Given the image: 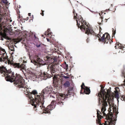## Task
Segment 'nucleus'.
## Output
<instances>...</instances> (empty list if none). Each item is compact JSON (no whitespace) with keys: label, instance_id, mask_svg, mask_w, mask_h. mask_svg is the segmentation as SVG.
<instances>
[{"label":"nucleus","instance_id":"obj_34","mask_svg":"<svg viewBox=\"0 0 125 125\" xmlns=\"http://www.w3.org/2000/svg\"><path fill=\"white\" fill-rule=\"evenodd\" d=\"M113 34H112V35L114 36L115 34L116 33V30H113Z\"/></svg>","mask_w":125,"mask_h":125},{"label":"nucleus","instance_id":"obj_33","mask_svg":"<svg viewBox=\"0 0 125 125\" xmlns=\"http://www.w3.org/2000/svg\"><path fill=\"white\" fill-rule=\"evenodd\" d=\"M101 30H102L101 28L100 27L99 29V33L98 34V35H99V36L100 37H101Z\"/></svg>","mask_w":125,"mask_h":125},{"label":"nucleus","instance_id":"obj_24","mask_svg":"<svg viewBox=\"0 0 125 125\" xmlns=\"http://www.w3.org/2000/svg\"><path fill=\"white\" fill-rule=\"evenodd\" d=\"M81 91L80 93H81L82 92V91L83 90V89H84V88H85V87H87L86 86L84 85V83H83L82 85L81 86Z\"/></svg>","mask_w":125,"mask_h":125},{"label":"nucleus","instance_id":"obj_11","mask_svg":"<svg viewBox=\"0 0 125 125\" xmlns=\"http://www.w3.org/2000/svg\"><path fill=\"white\" fill-rule=\"evenodd\" d=\"M87 28L85 31V33L87 34L88 35H89V34L92 35L94 36V39H96L98 37L99 39L100 38L99 36L96 34L95 33L94 31L91 29V28L90 27H88V25H87Z\"/></svg>","mask_w":125,"mask_h":125},{"label":"nucleus","instance_id":"obj_40","mask_svg":"<svg viewBox=\"0 0 125 125\" xmlns=\"http://www.w3.org/2000/svg\"><path fill=\"white\" fill-rule=\"evenodd\" d=\"M89 41V38H87L86 40V42L87 43H88Z\"/></svg>","mask_w":125,"mask_h":125},{"label":"nucleus","instance_id":"obj_36","mask_svg":"<svg viewBox=\"0 0 125 125\" xmlns=\"http://www.w3.org/2000/svg\"><path fill=\"white\" fill-rule=\"evenodd\" d=\"M42 12L41 13V14L43 16H44V14L43 12L44 11H43L42 10Z\"/></svg>","mask_w":125,"mask_h":125},{"label":"nucleus","instance_id":"obj_38","mask_svg":"<svg viewBox=\"0 0 125 125\" xmlns=\"http://www.w3.org/2000/svg\"><path fill=\"white\" fill-rule=\"evenodd\" d=\"M65 69H68V65H67L66 64H65Z\"/></svg>","mask_w":125,"mask_h":125},{"label":"nucleus","instance_id":"obj_48","mask_svg":"<svg viewBox=\"0 0 125 125\" xmlns=\"http://www.w3.org/2000/svg\"><path fill=\"white\" fill-rule=\"evenodd\" d=\"M28 15L29 16H30L31 15V13H29L28 14Z\"/></svg>","mask_w":125,"mask_h":125},{"label":"nucleus","instance_id":"obj_43","mask_svg":"<svg viewBox=\"0 0 125 125\" xmlns=\"http://www.w3.org/2000/svg\"><path fill=\"white\" fill-rule=\"evenodd\" d=\"M50 97H52L53 98H55L54 97V96H53V95H52L51 94L50 95Z\"/></svg>","mask_w":125,"mask_h":125},{"label":"nucleus","instance_id":"obj_21","mask_svg":"<svg viewBox=\"0 0 125 125\" xmlns=\"http://www.w3.org/2000/svg\"><path fill=\"white\" fill-rule=\"evenodd\" d=\"M0 35L7 40H10V39L7 36L6 33H5V32H4L3 33L1 34H0Z\"/></svg>","mask_w":125,"mask_h":125},{"label":"nucleus","instance_id":"obj_45","mask_svg":"<svg viewBox=\"0 0 125 125\" xmlns=\"http://www.w3.org/2000/svg\"><path fill=\"white\" fill-rule=\"evenodd\" d=\"M19 39H20V40H19V41H23L22 40V38H21L20 39L19 38Z\"/></svg>","mask_w":125,"mask_h":125},{"label":"nucleus","instance_id":"obj_46","mask_svg":"<svg viewBox=\"0 0 125 125\" xmlns=\"http://www.w3.org/2000/svg\"><path fill=\"white\" fill-rule=\"evenodd\" d=\"M2 27L1 25H0V29L1 30H2Z\"/></svg>","mask_w":125,"mask_h":125},{"label":"nucleus","instance_id":"obj_7","mask_svg":"<svg viewBox=\"0 0 125 125\" xmlns=\"http://www.w3.org/2000/svg\"><path fill=\"white\" fill-rule=\"evenodd\" d=\"M100 37L101 38L99 39L98 40L104 43H108L109 42L110 44L111 42H113L112 40L110 39V36L109 34L107 33H105L103 35L102 37L101 36Z\"/></svg>","mask_w":125,"mask_h":125},{"label":"nucleus","instance_id":"obj_28","mask_svg":"<svg viewBox=\"0 0 125 125\" xmlns=\"http://www.w3.org/2000/svg\"><path fill=\"white\" fill-rule=\"evenodd\" d=\"M124 47L122 45V44H121L119 43L118 48L120 49V48H123Z\"/></svg>","mask_w":125,"mask_h":125},{"label":"nucleus","instance_id":"obj_23","mask_svg":"<svg viewBox=\"0 0 125 125\" xmlns=\"http://www.w3.org/2000/svg\"><path fill=\"white\" fill-rule=\"evenodd\" d=\"M70 85L69 82L68 81H66L64 84V85L65 87H69Z\"/></svg>","mask_w":125,"mask_h":125},{"label":"nucleus","instance_id":"obj_35","mask_svg":"<svg viewBox=\"0 0 125 125\" xmlns=\"http://www.w3.org/2000/svg\"><path fill=\"white\" fill-rule=\"evenodd\" d=\"M62 77H63L65 79H67L69 78V77L67 76H66L64 75H62Z\"/></svg>","mask_w":125,"mask_h":125},{"label":"nucleus","instance_id":"obj_6","mask_svg":"<svg viewBox=\"0 0 125 125\" xmlns=\"http://www.w3.org/2000/svg\"><path fill=\"white\" fill-rule=\"evenodd\" d=\"M77 19L78 20H76L77 26L78 28H80L81 30L84 31L87 28L84 24H83L85 21L83 20V18H82L81 15H77Z\"/></svg>","mask_w":125,"mask_h":125},{"label":"nucleus","instance_id":"obj_31","mask_svg":"<svg viewBox=\"0 0 125 125\" xmlns=\"http://www.w3.org/2000/svg\"><path fill=\"white\" fill-rule=\"evenodd\" d=\"M111 100H107V102L108 103V104H109V109H111V104H110V102H111Z\"/></svg>","mask_w":125,"mask_h":125},{"label":"nucleus","instance_id":"obj_18","mask_svg":"<svg viewBox=\"0 0 125 125\" xmlns=\"http://www.w3.org/2000/svg\"><path fill=\"white\" fill-rule=\"evenodd\" d=\"M40 75L41 76L43 77L42 79L45 80L47 79L48 77H49V75L48 73H45L44 72L43 73L42 72L40 73Z\"/></svg>","mask_w":125,"mask_h":125},{"label":"nucleus","instance_id":"obj_49","mask_svg":"<svg viewBox=\"0 0 125 125\" xmlns=\"http://www.w3.org/2000/svg\"><path fill=\"white\" fill-rule=\"evenodd\" d=\"M20 18L19 19H17V20L19 21H20Z\"/></svg>","mask_w":125,"mask_h":125},{"label":"nucleus","instance_id":"obj_13","mask_svg":"<svg viewBox=\"0 0 125 125\" xmlns=\"http://www.w3.org/2000/svg\"><path fill=\"white\" fill-rule=\"evenodd\" d=\"M97 118L96 119V123L97 124H99V125H103V124H101V119L103 117V116H102L101 115L99 114V112L100 114H102L100 111L98 110L97 111ZM106 123L104 124V125H106Z\"/></svg>","mask_w":125,"mask_h":125},{"label":"nucleus","instance_id":"obj_29","mask_svg":"<svg viewBox=\"0 0 125 125\" xmlns=\"http://www.w3.org/2000/svg\"><path fill=\"white\" fill-rule=\"evenodd\" d=\"M121 100H124L125 101V95H122L121 96Z\"/></svg>","mask_w":125,"mask_h":125},{"label":"nucleus","instance_id":"obj_12","mask_svg":"<svg viewBox=\"0 0 125 125\" xmlns=\"http://www.w3.org/2000/svg\"><path fill=\"white\" fill-rule=\"evenodd\" d=\"M9 4L7 0H0V9L7 8Z\"/></svg>","mask_w":125,"mask_h":125},{"label":"nucleus","instance_id":"obj_5","mask_svg":"<svg viewBox=\"0 0 125 125\" xmlns=\"http://www.w3.org/2000/svg\"><path fill=\"white\" fill-rule=\"evenodd\" d=\"M52 90V87L51 86H49L46 87L42 91V93L39 95L40 98L39 99L40 100L42 101L43 103V100L44 99V97H46L48 94H51Z\"/></svg>","mask_w":125,"mask_h":125},{"label":"nucleus","instance_id":"obj_51","mask_svg":"<svg viewBox=\"0 0 125 125\" xmlns=\"http://www.w3.org/2000/svg\"><path fill=\"white\" fill-rule=\"evenodd\" d=\"M123 84L124 86H125V83H124Z\"/></svg>","mask_w":125,"mask_h":125},{"label":"nucleus","instance_id":"obj_10","mask_svg":"<svg viewBox=\"0 0 125 125\" xmlns=\"http://www.w3.org/2000/svg\"><path fill=\"white\" fill-rule=\"evenodd\" d=\"M99 97V99L98 102L99 104H101V102L103 103L102 105L103 106L102 107L101 110H102V111H103V110H104V111L106 110V109L105 107L107 106L106 100H107L108 98L106 99L105 97H104V96H100V97Z\"/></svg>","mask_w":125,"mask_h":125},{"label":"nucleus","instance_id":"obj_27","mask_svg":"<svg viewBox=\"0 0 125 125\" xmlns=\"http://www.w3.org/2000/svg\"><path fill=\"white\" fill-rule=\"evenodd\" d=\"M9 49L11 51H13L14 50V47L12 45L10 46L9 47Z\"/></svg>","mask_w":125,"mask_h":125},{"label":"nucleus","instance_id":"obj_20","mask_svg":"<svg viewBox=\"0 0 125 125\" xmlns=\"http://www.w3.org/2000/svg\"><path fill=\"white\" fill-rule=\"evenodd\" d=\"M50 30L49 29H48L47 31H46L44 33L45 35L47 36V37L49 36V35L52 36V33L50 31Z\"/></svg>","mask_w":125,"mask_h":125},{"label":"nucleus","instance_id":"obj_55","mask_svg":"<svg viewBox=\"0 0 125 125\" xmlns=\"http://www.w3.org/2000/svg\"><path fill=\"white\" fill-rule=\"evenodd\" d=\"M112 72H115V71H112Z\"/></svg>","mask_w":125,"mask_h":125},{"label":"nucleus","instance_id":"obj_57","mask_svg":"<svg viewBox=\"0 0 125 125\" xmlns=\"http://www.w3.org/2000/svg\"><path fill=\"white\" fill-rule=\"evenodd\" d=\"M101 24V23H100L99 24Z\"/></svg>","mask_w":125,"mask_h":125},{"label":"nucleus","instance_id":"obj_53","mask_svg":"<svg viewBox=\"0 0 125 125\" xmlns=\"http://www.w3.org/2000/svg\"><path fill=\"white\" fill-rule=\"evenodd\" d=\"M105 20H106V22H107V19H105Z\"/></svg>","mask_w":125,"mask_h":125},{"label":"nucleus","instance_id":"obj_8","mask_svg":"<svg viewBox=\"0 0 125 125\" xmlns=\"http://www.w3.org/2000/svg\"><path fill=\"white\" fill-rule=\"evenodd\" d=\"M0 50H1L3 52V53H2V55L0 57V62H3L6 63H7V62L9 64H10L11 63L10 61L9 60L5 50L0 47Z\"/></svg>","mask_w":125,"mask_h":125},{"label":"nucleus","instance_id":"obj_58","mask_svg":"<svg viewBox=\"0 0 125 125\" xmlns=\"http://www.w3.org/2000/svg\"><path fill=\"white\" fill-rule=\"evenodd\" d=\"M99 15H100V13H99Z\"/></svg>","mask_w":125,"mask_h":125},{"label":"nucleus","instance_id":"obj_42","mask_svg":"<svg viewBox=\"0 0 125 125\" xmlns=\"http://www.w3.org/2000/svg\"><path fill=\"white\" fill-rule=\"evenodd\" d=\"M17 12L18 14H19L20 13V12L19 10H17Z\"/></svg>","mask_w":125,"mask_h":125},{"label":"nucleus","instance_id":"obj_22","mask_svg":"<svg viewBox=\"0 0 125 125\" xmlns=\"http://www.w3.org/2000/svg\"><path fill=\"white\" fill-rule=\"evenodd\" d=\"M73 13L74 15L73 18L74 19H76L77 18V14L75 12V11L74 9L73 10Z\"/></svg>","mask_w":125,"mask_h":125},{"label":"nucleus","instance_id":"obj_37","mask_svg":"<svg viewBox=\"0 0 125 125\" xmlns=\"http://www.w3.org/2000/svg\"><path fill=\"white\" fill-rule=\"evenodd\" d=\"M3 37L0 35V40L1 41H3Z\"/></svg>","mask_w":125,"mask_h":125},{"label":"nucleus","instance_id":"obj_17","mask_svg":"<svg viewBox=\"0 0 125 125\" xmlns=\"http://www.w3.org/2000/svg\"><path fill=\"white\" fill-rule=\"evenodd\" d=\"M105 111V110L104 111V110H103V111H101V112H102L103 114V115L104 116H105L106 117V119L107 120H109L110 121L112 119V114H111L110 113H109L107 115H106V114L104 113V111Z\"/></svg>","mask_w":125,"mask_h":125},{"label":"nucleus","instance_id":"obj_4","mask_svg":"<svg viewBox=\"0 0 125 125\" xmlns=\"http://www.w3.org/2000/svg\"><path fill=\"white\" fill-rule=\"evenodd\" d=\"M24 88L25 90L26 89L27 93L28 94H26V95H28L29 99H30L31 105L34 106L39 101V99L40 98V95H37L38 93L35 90L32 91L31 88H27L26 87Z\"/></svg>","mask_w":125,"mask_h":125},{"label":"nucleus","instance_id":"obj_14","mask_svg":"<svg viewBox=\"0 0 125 125\" xmlns=\"http://www.w3.org/2000/svg\"><path fill=\"white\" fill-rule=\"evenodd\" d=\"M110 93V91L109 89L107 90V92H106V93L104 94V97H105L106 99L108 98L107 100H112V96L109 94Z\"/></svg>","mask_w":125,"mask_h":125},{"label":"nucleus","instance_id":"obj_19","mask_svg":"<svg viewBox=\"0 0 125 125\" xmlns=\"http://www.w3.org/2000/svg\"><path fill=\"white\" fill-rule=\"evenodd\" d=\"M83 90L84 93L86 94H88L90 93V91L89 88L87 87L83 89Z\"/></svg>","mask_w":125,"mask_h":125},{"label":"nucleus","instance_id":"obj_41","mask_svg":"<svg viewBox=\"0 0 125 125\" xmlns=\"http://www.w3.org/2000/svg\"><path fill=\"white\" fill-rule=\"evenodd\" d=\"M41 44L37 45L36 46L37 47H39L41 46Z\"/></svg>","mask_w":125,"mask_h":125},{"label":"nucleus","instance_id":"obj_2","mask_svg":"<svg viewBox=\"0 0 125 125\" xmlns=\"http://www.w3.org/2000/svg\"><path fill=\"white\" fill-rule=\"evenodd\" d=\"M0 73L1 76L5 77V79L7 81L11 83L14 82L15 84H18L19 88L25 87V80L19 74L15 73L10 69L7 70L3 66H0Z\"/></svg>","mask_w":125,"mask_h":125},{"label":"nucleus","instance_id":"obj_9","mask_svg":"<svg viewBox=\"0 0 125 125\" xmlns=\"http://www.w3.org/2000/svg\"><path fill=\"white\" fill-rule=\"evenodd\" d=\"M42 62V60L37 55H35L33 59L31 60V62L34 63L37 68H39L43 65L42 64L40 63Z\"/></svg>","mask_w":125,"mask_h":125},{"label":"nucleus","instance_id":"obj_1","mask_svg":"<svg viewBox=\"0 0 125 125\" xmlns=\"http://www.w3.org/2000/svg\"><path fill=\"white\" fill-rule=\"evenodd\" d=\"M73 89V87L69 88L67 93L66 95L62 94H59L58 95H57L56 101L52 100L51 104L48 106L46 108L43 105L44 102V100L43 103L42 102L41 100H39L37 104H36L34 106V109L36 111L37 110L36 108L40 109L43 111V112L45 113H50V111L55 107V104H57L61 106L63 105L64 100L66 98H68L71 96L72 95L74 96V95H75V94L74 93Z\"/></svg>","mask_w":125,"mask_h":125},{"label":"nucleus","instance_id":"obj_56","mask_svg":"<svg viewBox=\"0 0 125 125\" xmlns=\"http://www.w3.org/2000/svg\"><path fill=\"white\" fill-rule=\"evenodd\" d=\"M5 27V26H3V27Z\"/></svg>","mask_w":125,"mask_h":125},{"label":"nucleus","instance_id":"obj_26","mask_svg":"<svg viewBox=\"0 0 125 125\" xmlns=\"http://www.w3.org/2000/svg\"><path fill=\"white\" fill-rule=\"evenodd\" d=\"M123 48H121L119 49L120 50L119 51V53H124L125 51L123 49Z\"/></svg>","mask_w":125,"mask_h":125},{"label":"nucleus","instance_id":"obj_16","mask_svg":"<svg viewBox=\"0 0 125 125\" xmlns=\"http://www.w3.org/2000/svg\"><path fill=\"white\" fill-rule=\"evenodd\" d=\"M101 87V89L100 90V91L98 93V95L99 97H100V96H104V94L106 93V91L105 89H103L104 87H103L102 85H100Z\"/></svg>","mask_w":125,"mask_h":125},{"label":"nucleus","instance_id":"obj_3","mask_svg":"<svg viewBox=\"0 0 125 125\" xmlns=\"http://www.w3.org/2000/svg\"><path fill=\"white\" fill-rule=\"evenodd\" d=\"M47 59L46 60L49 61L50 63H53L52 64H50L49 65L47 69L48 70H50L52 76H54L53 78V86L54 87H58L59 86V83H61L62 80L60 79L59 77L55 76V73L56 71V65L58 64V63L57 61L55 58H52L50 57L47 56L46 57Z\"/></svg>","mask_w":125,"mask_h":125},{"label":"nucleus","instance_id":"obj_47","mask_svg":"<svg viewBox=\"0 0 125 125\" xmlns=\"http://www.w3.org/2000/svg\"><path fill=\"white\" fill-rule=\"evenodd\" d=\"M28 17H27V18H26V19H25V20H26V21H27V20H28Z\"/></svg>","mask_w":125,"mask_h":125},{"label":"nucleus","instance_id":"obj_39","mask_svg":"<svg viewBox=\"0 0 125 125\" xmlns=\"http://www.w3.org/2000/svg\"><path fill=\"white\" fill-rule=\"evenodd\" d=\"M0 50L1 52H0V54L1 55H2V53H3V52L1 50Z\"/></svg>","mask_w":125,"mask_h":125},{"label":"nucleus","instance_id":"obj_30","mask_svg":"<svg viewBox=\"0 0 125 125\" xmlns=\"http://www.w3.org/2000/svg\"><path fill=\"white\" fill-rule=\"evenodd\" d=\"M9 31V30L7 28H5L3 30L4 32H5V33L8 32Z\"/></svg>","mask_w":125,"mask_h":125},{"label":"nucleus","instance_id":"obj_52","mask_svg":"<svg viewBox=\"0 0 125 125\" xmlns=\"http://www.w3.org/2000/svg\"><path fill=\"white\" fill-rule=\"evenodd\" d=\"M43 36H44V35H42V37H43Z\"/></svg>","mask_w":125,"mask_h":125},{"label":"nucleus","instance_id":"obj_32","mask_svg":"<svg viewBox=\"0 0 125 125\" xmlns=\"http://www.w3.org/2000/svg\"><path fill=\"white\" fill-rule=\"evenodd\" d=\"M119 42H116V45L115 46V47L116 48H118V46H119Z\"/></svg>","mask_w":125,"mask_h":125},{"label":"nucleus","instance_id":"obj_15","mask_svg":"<svg viewBox=\"0 0 125 125\" xmlns=\"http://www.w3.org/2000/svg\"><path fill=\"white\" fill-rule=\"evenodd\" d=\"M14 66L15 67L21 69V70H22H22L24 69L25 65L23 63L20 65L19 63H15L14 64Z\"/></svg>","mask_w":125,"mask_h":125},{"label":"nucleus","instance_id":"obj_44","mask_svg":"<svg viewBox=\"0 0 125 125\" xmlns=\"http://www.w3.org/2000/svg\"><path fill=\"white\" fill-rule=\"evenodd\" d=\"M46 39L48 42H50V40L48 38H46Z\"/></svg>","mask_w":125,"mask_h":125},{"label":"nucleus","instance_id":"obj_50","mask_svg":"<svg viewBox=\"0 0 125 125\" xmlns=\"http://www.w3.org/2000/svg\"><path fill=\"white\" fill-rule=\"evenodd\" d=\"M34 36L35 38H36V37L35 35V34H34Z\"/></svg>","mask_w":125,"mask_h":125},{"label":"nucleus","instance_id":"obj_25","mask_svg":"<svg viewBox=\"0 0 125 125\" xmlns=\"http://www.w3.org/2000/svg\"><path fill=\"white\" fill-rule=\"evenodd\" d=\"M122 76H124L125 78V79L123 82L124 83H125V73L124 71H123L122 72Z\"/></svg>","mask_w":125,"mask_h":125},{"label":"nucleus","instance_id":"obj_54","mask_svg":"<svg viewBox=\"0 0 125 125\" xmlns=\"http://www.w3.org/2000/svg\"><path fill=\"white\" fill-rule=\"evenodd\" d=\"M19 17V18H21V17H20V16H19V17Z\"/></svg>","mask_w":125,"mask_h":125}]
</instances>
